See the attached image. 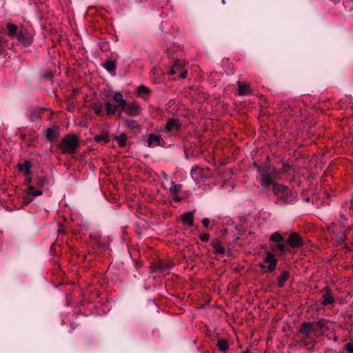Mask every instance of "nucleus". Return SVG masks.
<instances>
[{
	"label": "nucleus",
	"instance_id": "4",
	"mask_svg": "<svg viewBox=\"0 0 353 353\" xmlns=\"http://www.w3.org/2000/svg\"><path fill=\"white\" fill-rule=\"evenodd\" d=\"M181 124L178 119H169L162 132L165 133L178 132L181 129Z\"/></svg>",
	"mask_w": 353,
	"mask_h": 353
},
{
	"label": "nucleus",
	"instance_id": "36",
	"mask_svg": "<svg viewBox=\"0 0 353 353\" xmlns=\"http://www.w3.org/2000/svg\"><path fill=\"white\" fill-rule=\"evenodd\" d=\"M200 237V239L202 241H204V242H207L209 241L210 239V236L208 234H206V233H203V234H200L199 236Z\"/></svg>",
	"mask_w": 353,
	"mask_h": 353
},
{
	"label": "nucleus",
	"instance_id": "2",
	"mask_svg": "<svg viewBox=\"0 0 353 353\" xmlns=\"http://www.w3.org/2000/svg\"><path fill=\"white\" fill-rule=\"evenodd\" d=\"M325 323L323 320L316 322L303 323L300 329V332L308 335L311 332H322Z\"/></svg>",
	"mask_w": 353,
	"mask_h": 353
},
{
	"label": "nucleus",
	"instance_id": "29",
	"mask_svg": "<svg viewBox=\"0 0 353 353\" xmlns=\"http://www.w3.org/2000/svg\"><path fill=\"white\" fill-rule=\"evenodd\" d=\"M270 239L272 241L276 242V243H279V242H281L283 241V236L279 232H274V233L272 234Z\"/></svg>",
	"mask_w": 353,
	"mask_h": 353
},
{
	"label": "nucleus",
	"instance_id": "38",
	"mask_svg": "<svg viewBox=\"0 0 353 353\" xmlns=\"http://www.w3.org/2000/svg\"><path fill=\"white\" fill-rule=\"evenodd\" d=\"M5 42H6V40L4 39V36L3 35H0V46L3 44Z\"/></svg>",
	"mask_w": 353,
	"mask_h": 353
},
{
	"label": "nucleus",
	"instance_id": "34",
	"mask_svg": "<svg viewBox=\"0 0 353 353\" xmlns=\"http://www.w3.org/2000/svg\"><path fill=\"white\" fill-rule=\"evenodd\" d=\"M125 123L129 128H137L138 126L137 122L134 120L125 119Z\"/></svg>",
	"mask_w": 353,
	"mask_h": 353
},
{
	"label": "nucleus",
	"instance_id": "16",
	"mask_svg": "<svg viewBox=\"0 0 353 353\" xmlns=\"http://www.w3.org/2000/svg\"><path fill=\"white\" fill-rule=\"evenodd\" d=\"M251 92L250 87L248 84H239L238 93L239 95H246Z\"/></svg>",
	"mask_w": 353,
	"mask_h": 353
},
{
	"label": "nucleus",
	"instance_id": "9",
	"mask_svg": "<svg viewBox=\"0 0 353 353\" xmlns=\"http://www.w3.org/2000/svg\"><path fill=\"white\" fill-rule=\"evenodd\" d=\"M273 190H274V193L276 194H282L283 195L281 196V197H283V196H286L285 199L288 200V201H292V199H294L295 197V196H294V195L292 194H290L291 197L288 198V194L290 193V190L286 186H285L282 184H274Z\"/></svg>",
	"mask_w": 353,
	"mask_h": 353
},
{
	"label": "nucleus",
	"instance_id": "25",
	"mask_svg": "<svg viewBox=\"0 0 353 353\" xmlns=\"http://www.w3.org/2000/svg\"><path fill=\"white\" fill-rule=\"evenodd\" d=\"M18 168L20 171L28 174L30 170V163L29 161H25L23 164H19Z\"/></svg>",
	"mask_w": 353,
	"mask_h": 353
},
{
	"label": "nucleus",
	"instance_id": "7",
	"mask_svg": "<svg viewBox=\"0 0 353 353\" xmlns=\"http://www.w3.org/2000/svg\"><path fill=\"white\" fill-rule=\"evenodd\" d=\"M264 261L268 263V270L270 272H273L276 268L277 260L271 252H267L264 257Z\"/></svg>",
	"mask_w": 353,
	"mask_h": 353
},
{
	"label": "nucleus",
	"instance_id": "1",
	"mask_svg": "<svg viewBox=\"0 0 353 353\" xmlns=\"http://www.w3.org/2000/svg\"><path fill=\"white\" fill-rule=\"evenodd\" d=\"M79 145L78 137L75 134L67 135L61 141V149L65 153H74Z\"/></svg>",
	"mask_w": 353,
	"mask_h": 353
},
{
	"label": "nucleus",
	"instance_id": "13",
	"mask_svg": "<svg viewBox=\"0 0 353 353\" xmlns=\"http://www.w3.org/2000/svg\"><path fill=\"white\" fill-rule=\"evenodd\" d=\"M182 221L184 224L192 226L194 223V215L193 213L191 212H188L182 215L181 216Z\"/></svg>",
	"mask_w": 353,
	"mask_h": 353
},
{
	"label": "nucleus",
	"instance_id": "33",
	"mask_svg": "<svg viewBox=\"0 0 353 353\" xmlns=\"http://www.w3.org/2000/svg\"><path fill=\"white\" fill-rule=\"evenodd\" d=\"M137 92L139 95L148 94L149 93V89L144 85H140L137 88Z\"/></svg>",
	"mask_w": 353,
	"mask_h": 353
},
{
	"label": "nucleus",
	"instance_id": "11",
	"mask_svg": "<svg viewBox=\"0 0 353 353\" xmlns=\"http://www.w3.org/2000/svg\"><path fill=\"white\" fill-rule=\"evenodd\" d=\"M113 99L117 103V108H119L121 112L123 111L126 105V102L123 99L121 93L116 92L113 96Z\"/></svg>",
	"mask_w": 353,
	"mask_h": 353
},
{
	"label": "nucleus",
	"instance_id": "15",
	"mask_svg": "<svg viewBox=\"0 0 353 353\" xmlns=\"http://www.w3.org/2000/svg\"><path fill=\"white\" fill-rule=\"evenodd\" d=\"M156 270L161 272H165L170 270L171 266L169 264H165L164 262L159 261L154 265Z\"/></svg>",
	"mask_w": 353,
	"mask_h": 353
},
{
	"label": "nucleus",
	"instance_id": "12",
	"mask_svg": "<svg viewBox=\"0 0 353 353\" xmlns=\"http://www.w3.org/2000/svg\"><path fill=\"white\" fill-rule=\"evenodd\" d=\"M181 185H176L172 183V186L170 188V195L174 201H181V197L178 196V193L180 190Z\"/></svg>",
	"mask_w": 353,
	"mask_h": 353
},
{
	"label": "nucleus",
	"instance_id": "18",
	"mask_svg": "<svg viewBox=\"0 0 353 353\" xmlns=\"http://www.w3.org/2000/svg\"><path fill=\"white\" fill-rule=\"evenodd\" d=\"M105 108L106 111L107 115H113L115 114L117 108V106L110 103V102H106L105 103Z\"/></svg>",
	"mask_w": 353,
	"mask_h": 353
},
{
	"label": "nucleus",
	"instance_id": "20",
	"mask_svg": "<svg viewBox=\"0 0 353 353\" xmlns=\"http://www.w3.org/2000/svg\"><path fill=\"white\" fill-rule=\"evenodd\" d=\"M7 30H8V34L12 37H14L17 32L18 28L16 25L13 23H8L6 26Z\"/></svg>",
	"mask_w": 353,
	"mask_h": 353
},
{
	"label": "nucleus",
	"instance_id": "30",
	"mask_svg": "<svg viewBox=\"0 0 353 353\" xmlns=\"http://www.w3.org/2000/svg\"><path fill=\"white\" fill-rule=\"evenodd\" d=\"M55 135V131L52 128H48L46 132V137L50 141L54 139Z\"/></svg>",
	"mask_w": 353,
	"mask_h": 353
},
{
	"label": "nucleus",
	"instance_id": "5",
	"mask_svg": "<svg viewBox=\"0 0 353 353\" xmlns=\"http://www.w3.org/2000/svg\"><path fill=\"white\" fill-rule=\"evenodd\" d=\"M128 115L130 117H136L140 114L141 108L137 102H132L125 105L124 110Z\"/></svg>",
	"mask_w": 353,
	"mask_h": 353
},
{
	"label": "nucleus",
	"instance_id": "3",
	"mask_svg": "<svg viewBox=\"0 0 353 353\" xmlns=\"http://www.w3.org/2000/svg\"><path fill=\"white\" fill-rule=\"evenodd\" d=\"M17 39L19 42L23 45L28 46H30L32 42V37L28 30L24 28H21L18 33Z\"/></svg>",
	"mask_w": 353,
	"mask_h": 353
},
{
	"label": "nucleus",
	"instance_id": "8",
	"mask_svg": "<svg viewBox=\"0 0 353 353\" xmlns=\"http://www.w3.org/2000/svg\"><path fill=\"white\" fill-rule=\"evenodd\" d=\"M287 243L291 248H299V247L302 246L303 244V239L296 232H293L290 235V236L287 241Z\"/></svg>",
	"mask_w": 353,
	"mask_h": 353
},
{
	"label": "nucleus",
	"instance_id": "6",
	"mask_svg": "<svg viewBox=\"0 0 353 353\" xmlns=\"http://www.w3.org/2000/svg\"><path fill=\"white\" fill-rule=\"evenodd\" d=\"M170 74L172 75L179 74L181 79H185L188 75L187 71L182 68L181 63L179 61H176L172 65L170 70Z\"/></svg>",
	"mask_w": 353,
	"mask_h": 353
},
{
	"label": "nucleus",
	"instance_id": "37",
	"mask_svg": "<svg viewBox=\"0 0 353 353\" xmlns=\"http://www.w3.org/2000/svg\"><path fill=\"white\" fill-rule=\"evenodd\" d=\"M202 223L205 228H208L210 225V220L208 218H204L202 220Z\"/></svg>",
	"mask_w": 353,
	"mask_h": 353
},
{
	"label": "nucleus",
	"instance_id": "10",
	"mask_svg": "<svg viewBox=\"0 0 353 353\" xmlns=\"http://www.w3.org/2000/svg\"><path fill=\"white\" fill-rule=\"evenodd\" d=\"M27 196L24 198V201L26 203H29L31 202L32 199H30V196H39L42 195L43 191L41 190H35V188L32 185H30L26 190Z\"/></svg>",
	"mask_w": 353,
	"mask_h": 353
},
{
	"label": "nucleus",
	"instance_id": "19",
	"mask_svg": "<svg viewBox=\"0 0 353 353\" xmlns=\"http://www.w3.org/2000/svg\"><path fill=\"white\" fill-rule=\"evenodd\" d=\"M289 278V273L286 271L283 272L281 276L278 278L277 285L281 288L284 285L285 283Z\"/></svg>",
	"mask_w": 353,
	"mask_h": 353
},
{
	"label": "nucleus",
	"instance_id": "32",
	"mask_svg": "<svg viewBox=\"0 0 353 353\" xmlns=\"http://www.w3.org/2000/svg\"><path fill=\"white\" fill-rule=\"evenodd\" d=\"M214 249L215 252L219 254H223L225 251V248L220 243H215L214 245Z\"/></svg>",
	"mask_w": 353,
	"mask_h": 353
},
{
	"label": "nucleus",
	"instance_id": "39",
	"mask_svg": "<svg viewBox=\"0 0 353 353\" xmlns=\"http://www.w3.org/2000/svg\"><path fill=\"white\" fill-rule=\"evenodd\" d=\"M258 266H259V267H260V268H262V269H265V268H266V265H264V264H263V263H259V264H258Z\"/></svg>",
	"mask_w": 353,
	"mask_h": 353
},
{
	"label": "nucleus",
	"instance_id": "26",
	"mask_svg": "<svg viewBox=\"0 0 353 353\" xmlns=\"http://www.w3.org/2000/svg\"><path fill=\"white\" fill-rule=\"evenodd\" d=\"M273 183L272 178L270 175L266 174L263 176L261 180V185L263 186H268Z\"/></svg>",
	"mask_w": 353,
	"mask_h": 353
},
{
	"label": "nucleus",
	"instance_id": "21",
	"mask_svg": "<svg viewBox=\"0 0 353 353\" xmlns=\"http://www.w3.org/2000/svg\"><path fill=\"white\" fill-rule=\"evenodd\" d=\"M103 66L108 72H114L115 68H116L115 63L113 61H111V60H106L103 63Z\"/></svg>",
	"mask_w": 353,
	"mask_h": 353
},
{
	"label": "nucleus",
	"instance_id": "24",
	"mask_svg": "<svg viewBox=\"0 0 353 353\" xmlns=\"http://www.w3.org/2000/svg\"><path fill=\"white\" fill-rule=\"evenodd\" d=\"M114 139L120 146L123 147L125 145L127 141V136L125 134L122 133L115 137Z\"/></svg>",
	"mask_w": 353,
	"mask_h": 353
},
{
	"label": "nucleus",
	"instance_id": "23",
	"mask_svg": "<svg viewBox=\"0 0 353 353\" xmlns=\"http://www.w3.org/2000/svg\"><path fill=\"white\" fill-rule=\"evenodd\" d=\"M92 109L97 115L99 116L103 110V105L100 103H94L92 105Z\"/></svg>",
	"mask_w": 353,
	"mask_h": 353
},
{
	"label": "nucleus",
	"instance_id": "35",
	"mask_svg": "<svg viewBox=\"0 0 353 353\" xmlns=\"http://www.w3.org/2000/svg\"><path fill=\"white\" fill-rule=\"evenodd\" d=\"M347 353H353V343H348L345 346Z\"/></svg>",
	"mask_w": 353,
	"mask_h": 353
},
{
	"label": "nucleus",
	"instance_id": "22",
	"mask_svg": "<svg viewBox=\"0 0 353 353\" xmlns=\"http://www.w3.org/2000/svg\"><path fill=\"white\" fill-rule=\"evenodd\" d=\"M217 346L219 349L222 352H225L228 350V343L225 339H219L217 342Z\"/></svg>",
	"mask_w": 353,
	"mask_h": 353
},
{
	"label": "nucleus",
	"instance_id": "40",
	"mask_svg": "<svg viewBox=\"0 0 353 353\" xmlns=\"http://www.w3.org/2000/svg\"><path fill=\"white\" fill-rule=\"evenodd\" d=\"M243 353H252V352L250 350H246L243 351Z\"/></svg>",
	"mask_w": 353,
	"mask_h": 353
},
{
	"label": "nucleus",
	"instance_id": "27",
	"mask_svg": "<svg viewBox=\"0 0 353 353\" xmlns=\"http://www.w3.org/2000/svg\"><path fill=\"white\" fill-rule=\"evenodd\" d=\"M323 301H322V304L323 305H328V304H330V303H332L334 302V299L332 298V296L330 295V294H329L328 292L325 293L323 296Z\"/></svg>",
	"mask_w": 353,
	"mask_h": 353
},
{
	"label": "nucleus",
	"instance_id": "17",
	"mask_svg": "<svg viewBox=\"0 0 353 353\" xmlns=\"http://www.w3.org/2000/svg\"><path fill=\"white\" fill-rule=\"evenodd\" d=\"M202 172H203V170L201 168L195 167L191 170L190 174H191L192 178L194 181H197L201 177V176L203 174Z\"/></svg>",
	"mask_w": 353,
	"mask_h": 353
},
{
	"label": "nucleus",
	"instance_id": "31",
	"mask_svg": "<svg viewBox=\"0 0 353 353\" xmlns=\"http://www.w3.org/2000/svg\"><path fill=\"white\" fill-rule=\"evenodd\" d=\"M272 250L273 252L281 251V252L287 251V248L284 244H278L274 247H272Z\"/></svg>",
	"mask_w": 353,
	"mask_h": 353
},
{
	"label": "nucleus",
	"instance_id": "28",
	"mask_svg": "<svg viewBox=\"0 0 353 353\" xmlns=\"http://www.w3.org/2000/svg\"><path fill=\"white\" fill-rule=\"evenodd\" d=\"M94 139L97 142L104 141L105 143H108L110 141L107 134H98L94 137Z\"/></svg>",
	"mask_w": 353,
	"mask_h": 353
},
{
	"label": "nucleus",
	"instance_id": "14",
	"mask_svg": "<svg viewBox=\"0 0 353 353\" xmlns=\"http://www.w3.org/2000/svg\"><path fill=\"white\" fill-rule=\"evenodd\" d=\"M148 145L149 147H152L154 145H160V139L158 136L154 134H150L147 140Z\"/></svg>",
	"mask_w": 353,
	"mask_h": 353
},
{
	"label": "nucleus",
	"instance_id": "41",
	"mask_svg": "<svg viewBox=\"0 0 353 353\" xmlns=\"http://www.w3.org/2000/svg\"><path fill=\"white\" fill-rule=\"evenodd\" d=\"M222 3L225 4V0H222Z\"/></svg>",
	"mask_w": 353,
	"mask_h": 353
}]
</instances>
